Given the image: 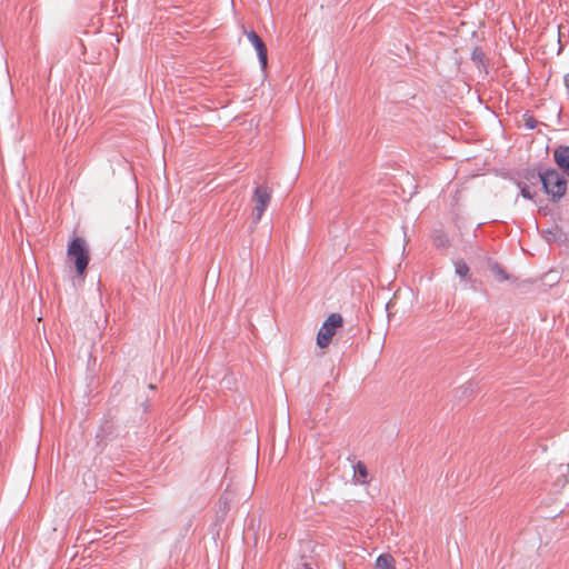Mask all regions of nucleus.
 Instances as JSON below:
<instances>
[{"instance_id":"obj_4","label":"nucleus","mask_w":569,"mask_h":569,"mask_svg":"<svg viewBox=\"0 0 569 569\" xmlns=\"http://www.w3.org/2000/svg\"><path fill=\"white\" fill-rule=\"evenodd\" d=\"M270 200H271V190L268 187L260 186L254 189L253 201L256 203V207H254L256 221H259L261 219Z\"/></svg>"},{"instance_id":"obj_3","label":"nucleus","mask_w":569,"mask_h":569,"mask_svg":"<svg viewBox=\"0 0 569 569\" xmlns=\"http://www.w3.org/2000/svg\"><path fill=\"white\" fill-rule=\"evenodd\" d=\"M540 180L543 184L546 192L551 194L553 198H560L566 193L567 181L561 177V174L557 170H546L543 173L540 174Z\"/></svg>"},{"instance_id":"obj_2","label":"nucleus","mask_w":569,"mask_h":569,"mask_svg":"<svg viewBox=\"0 0 569 569\" xmlns=\"http://www.w3.org/2000/svg\"><path fill=\"white\" fill-rule=\"evenodd\" d=\"M343 319L339 313H331L327 320L322 323L317 335V345L319 348H327L332 337L336 335L337 329L341 328Z\"/></svg>"},{"instance_id":"obj_1","label":"nucleus","mask_w":569,"mask_h":569,"mask_svg":"<svg viewBox=\"0 0 569 569\" xmlns=\"http://www.w3.org/2000/svg\"><path fill=\"white\" fill-rule=\"evenodd\" d=\"M67 257L74 263L77 273L83 276L90 260L86 240L80 237L74 238L68 246Z\"/></svg>"},{"instance_id":"obj_5","label":"nucleus","mask_w":569,"mask_h":569,"mask_svg":"<svg viewBox=\"0 0 569 569\" xmlns=\"http://www.w3.org/2000/svg\"><path fill=\"white\" fill-rule=\"evenodd\" d=\"M244 34L247 36L248 40L254 47L258 58H259L261 69L264 70L268 64V51H267L266 44L263 43L261 38L252 30L244 31Z\"/></svg>"},{"instance_id":"obj_10","label":"nucleus","mask_w":569,"mask_h":569,"mask_svg":"<svg viewBox=\"0 0 569 569\" xmlns=\"http://www.w3.org/2000/svg\"><path fill=\"white\" fill-rule=\"evenodd\" d=\"M492 270H493L495 274L497 276V278L500 281H503V280L508 279V276L506 274V272L501 268L495 267Z\"/></svg>"},{"instance_id":"obj_8","label":"nucleus","mask_w":569,"mask_h":569,"mask_svg":"<svg viewBox=\"0 0 569 569\" xmlns=\"http://www.w3.org/2000/svg\"><path fill=\"white\" fill-rule=\"evenodd\" d=\"M395 559L389 553L380 555L375 563V569H395Z\"/></svg>"},{"instance_id":"obj_6","label":"nucleus","mask_w":569,"mask_h":569,"mask_svg":"<svg viewBox=\"0 0 569 569\" xmlns=\"http://www.w3.org/2000/svg\"><path fill=\"white\" fill-rule=\"evenodd\" d=\"M555 162L569 176V146H559L553 151Z\"/></svg>"},{"instance_id":"obj_9","label":"nucleus","mask_w":569,"mask_h":569,"mask_svg":"<svg viewBox=\"0 0 569 569\" xmlns=\"http://www.w3.org/2000/svg\"><path fill=\"white\" fill-rule=\"evenodd\" d=\"M455 271L459 277L462 278L469 276V267L462 260L455 262Z\"/></svg>"},{"instance_id":"obj_11","label":"nucleus","mask_w":569,"mask_h":569,"mask_svg":"<svg viewBox=\"0 0 569 569\" xmlns=\"http://www.w3.org/2000/svg\"><path fill=\"white\" fill-rule=\"evenodd\" d=\"M521 193L527 199H531L532 198V196L530 194V192H529V190L527 188H522L521 189Z\"/></svg>"},{"instance_id":"obj_7","label":"nucleus","mask_w":569,"mask_h":569,"mask_svg":"<svg viewBox=\"0 0 569 569\" xmlns=\"http://www.w3.org/2000/svg\"><path fill=\"white\" fill-rule=\"evenodd\" d=\"M353 480L356 483H359V485H368L369 483L368 469H367L366 465L361 461H358L355 465Z\"/></svg>"}]
</instances>
